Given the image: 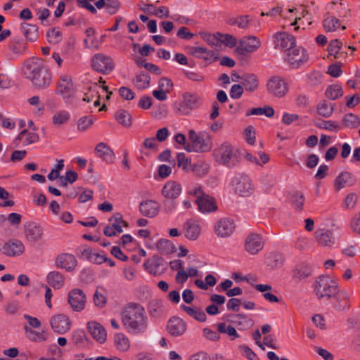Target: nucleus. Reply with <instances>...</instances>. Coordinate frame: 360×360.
<instances>
[{"label": "nucleus", "mask_w": 360, "mask_h": 360, "mask_svg": "<svg viewBox=\"0 0 360 360\" xmlns=\"http://www.w3.org/2000/svg\"><path fill=\"white\" fill-rule=\"evenodd\" d=\"M212 155L215 162L228 168H234L240 163L239 149L227 141L216 146Z\"/></svg>", "instance_id": "obj_3"}, {"label": "nucleus", "mask_w": 360, "mask_h": 360, "mask_svg": "<svg viewBox=\"0 0 360 360\" xmlns=\"http://www.w3.org/2000/svg\"><path fill=\"white\" fill-rule=\"evenodd\" d=\"M181 186L175 181H167L162 190V195L167 199H176L181 193Z\"/></svg>", "instance_id": "obj_30"}, {"label": "nucleus", "mask_w": 360, "mask_h": 360, "mask_svg": "<svg viewBox=\"0 0 360 360\" xmlns=\"http://www.w3.org/2000/svg\"><path fill=\"white\" fill-rule=\"evenodd\" d=\"M244 91L243 86L240 84H234L231 86L230 90V96L234 99L240 98Z\"/></svg>", "instance_id": "obj_63"}, {"label": "nucleus", "mask_w": 360, "mask_h": 360, "mask_svg": "<svg viewBox=\"0 0 360 360\" xmlns=\"http://www.w3.org/2000/svg\"><path fill=\"white\" fill-rule=\"evenodd\" d=\"M244 245L249 254L255 255L263 249L264 242L259 234L252 233L246 237Z\"/></svg>", "instance_id": "obj_14"}, {"label": "nucleus", "mask_w": 360, "mask_h": 360, "mask_svg": "<svg viewBox=\"0 0 360 360\" xmlns=\"http://www.w3.org/2000/svg\"><path fill=\"white\" fill-rule=\"evenodd\" d=\"M200 221L194 219H187L183 224L184 236L190 240H196L201 234Z\"/></svg>", "instance_id": "obj_16"}, {"label": "nucleus", "mask_w": 360, "mask_h": 360, "mask_svg": "<svg viewBox=\"0 0 360 360\" xmlns=\"http://www.w3.org/2000/svg\"><path fill=\"white\" fill-rule=\"evenodd\" d=\"M198 34L208 44L212 46H217L219 44L218 32L212 34L205 31H200Z\"/></svg>", "instance_id": "obj_57"}, {"label": "nucleus", "mask_w": 360, "mask_h": 360, "mask_svg": "<svg viewBox=\"0 0 360 360\" xmlns=\"http://www.w3.org/2000/svg\"><path fill=\"white\" fill-rule=\"evenodd\" d=\"M266 88L269 94L277 98L283 97L288 91L287 83L278 76L272 77L268 80Z\"/></svg>", "instance_id": "obj_8"}, {"label": "nucleus", "mask_w": 360, "mask_h": 360, "mask_svg": "<svg viewBox=\"0 0 360 360\" xmlns=\"http://www.w3.org/2000/svg\"><path fill=\"white\" fill-rule=\"evenodd\" d=\"M188 138L191 143L184 146V149L188 153H207L212 148V138L206 132L197 134L194 130L191 129L188 131Z\"/></svg>", "instance_id": "obj_4"}, {"label": "nucleus", "mask_w": 360, "mask_h": 360, "mask_svg": "<svg viewBox=\"0 0 360 360\" xmlns=\"http://www.w3.org/2000/svg\"><path fill=\"white\" fill-rule=\"evenodd\" d=\"M21 32L30 41H34L38 38V27L34 25L26 22L21 23Z\"/></svg>", "instance_id": "obj_34"}, {"label": "nucleus", "mask_w": 360, "mask_h": 360, "mask_svg": "<svg viewBox=\"0 0 360 360\" xmlns=\"http://www.w3.org/2000/svg\"><path fill=\"white\" fill-rule=\"evenodd\" d=\"M342 43L338 39L332 40L328 45V51L330 55L334 56L335 58H341L343 55H346L347 53L343 51L340 52L341 49Z\"/></svg>", "instance_id": "obj_48"}, {"label": "nucleus", "mask_w": 360, "mask_h": 360, "mask_svg": "<svg viewBox=\"0 0 360 360\" xmlns=\"http://www.w3.org/2000/svg\"><path fill=\"white\" fill-rule=\"evenodd\" d=\"M260 39L255 36H245L238 42L236 52L239 55L252 53L261 46Z\"/></svg>", "instance_id": "obj_6"}, {"label": "nucleus", "mask_w": 360, "mask_h": 360, "mask_svg": "<svg viewBox=\"0 0 360 360\" xmlns=\"http://www.w3.org/2000/svg\"><path fill=\"white\" fill-rule=\"evenodd\" d=\"M360 125V120L353 113L345 114L342 120V127L350 129L357 128Z\"/></svg>", "instance_id": "obj_38"}, {"label": "nucleus", "mask_w": 360, "mask_h": 360, "mask_svg": "<svg viewBox=\"0 0 360 360\" xmlns=\"http://www.w3.org/2000/svg\"><path fill=\"white\" fill-rule=\"evenodd\" d=\"M22 72L37 89H46L51 83V73L41 58H31L25 60Z\"/></svg>", "instance_id": "obj_2"}, {"label": "nucleus", "mask_w": 360, "mask_h": 360, "mask_svg": "<svg viewBox=\"0 0 360 360\" xmlns=\"http://www.w3.org/2000/svg\"><path fill=\"white\" fill-rule=\"evenodd\" d=\"M25 240L30 243H40L44 238L43 227L36 222H29L24 226Z\"/></svg>", "instance_id": "obj_7"}, {"label": "nucleus", "mask_w": 360, "mask_h": 360, "mask_svg": "<svg viewBox=\"0 0 360 360\" xmlns=\"http://www.w3.org/2000/svg\"><path fill=\"white\" fill-rule=\"evenodd\" d=\"M210 170V165L205 161H199L193 164L191 171L194 175L202 177L208 174Z\"/></svg>", "instance_id": "obj_41"}, {"label": "nucleus", "mask_w": 360, "mask_h": 360, "mask_svg": "<svg viewBox=\"0 0 360 360\" xmlns=\"http://www.w3.org/2000/svg\"><path fill=\"white\" fill-rule=\"evenodd\" d=\"M234 229V221L229 218H221L214 225V233L221 238L230 236Z\"/></svg>", "instance_id": "obj_21"}, {"label": "nucleus", "mask_w": 360, "mask_h": 360, "mask_svg": "<svg viewBox=\"0 0 360 360\" xmlns=\"http://www.w3.org/2000/svg\"><path fill=\"white\" fill-rule=\"evenodd\" d=\"M70 119V113L65 110H60L56 112L52 118L53 124L56 127H60L64 124Z\"/></svg>", "instance_id": "obj_53"}, {"label": "nucleus", "mask_w": 360, "mask_h": 360, "mask_svg": "<svg viewBox=\"0 0 360 360\" xmlns=\"http://www.w3.org/2000/svg\"><path fill=\"white\" fill-rule=\"evenodd\" d=\"M46 37L50 43L56 44L62 40V33L58 28L53 27L48 30Z\"/></svg>", "instance_id": "obj_56"}, {"label": "nucleus", "mask_w": 360, "mask_h": 360, "mask_svg": "<svg viewBox=\"0 0 360 360\" xmlns=\"http://www.w3.org/2000/svg\"><path fill=\"white\" fill-rule=\"evenodd\" d=\"M68 303L75 311H81L84 309L86 295L80 289H74L68 293Z\"/></svg>", "instance_id": "obj_18"}, {"label": "nucleus", "mask_w": 360, "mask_h": 360, "mask_svg": "<svg viewBox=\"0 0 360 360\" xmlns=\"http://www.w3.org/2000/svg\"><path fill=\"white\" fill-rule=\"evenodd\" d=\"M317 112L323 117H329L333 112L334 105L323 101L317 105Z\"/></svg>", "instance_id": "obj_51"}, {"label": "nucleus", "mask_w": 360, "mask_h": 360, "mask_svg": "<svg viewBox=\"0 0 360 360\" xmlns=\"http://www.w3.org/2000/svg\"><path fill=\"white\" fill-rule=\"evenodd\" d=\"M198 210L203 213L214 212L217 210L215 200L207 194H202L195 200Z\"/></svg>", "instance_id": "obj_26"}, {"label": "nucleus", "mask_w": 360, "mask_h": 360, "mask_svg": "<svg viewBox=\"0 0 360 360\" xmlns=\"http://www.w3.org/2000/svg\"><path fill=\"white\" fill-rule=\"evenodd\" d=\"M77 265V261L73 255L63 253L58 255L56 259V266L65 269L68 271H73Z\"/></svg>", "instance_id": "obj_27"}, {"label": "nucleus", "mask_w": 360, "mask_h": 360, "mask_svg": "<svg viewBox=\"0 0 360 360\" xmlns=\"http://www.w3.org/2000/svg\"><path fill=\"white\" fill-rule=\"evenodd\" d=\"M50 324L52 329L59 334L68 332L71 328V321L69 317L64 314L52 316L50 319Z\"/></svg>", "instance_id": "obj_17"}, {"label": "nucleus", "mask_w": 360, "mask_h": 360, "mask_svg": "<svg viewBox=\"0 0 360 360\" xmlns=\"http://www.w3.org/2000/svg\"><path fill=\"white\" fill-rule=\"evenodd\" d=\"M197 57L205 60H216L217 59V54L214 51L204 47H200Z\"/></svg>", "instance_id": "obj_58"}, {"label": "nucleus", "mask_w": 360, "mask_h": 360, "mask_svg": "<svg viewBox=\"0 0 360 360\" xmlns=\"http://www.w3.org/2000/svg\"><path fill=\"white\" fill-rule=\"evenodd\" d=\"M338 283L329 276H321L314 283V292L319 300H329L338 292Z\"/></svg>", "instance_id": "obj_5"}, {"label": "nucleus", "mask_w": 360, "mask_h": 360, "mask_svg": "<svg viewBox=\"0 0 360 360\" xmlns=\"http://www.w3.org/2000/svg\"><path fill=\"white\" fill-rule=\"evenodd\" d=\"M316 126L322 129L338 132L342 129V126L333 120H321L316 123Z\"/></svg>", "instance_id": "obj_44"}, {"label": "nucleus", "mask_w": 360, "mask_h": 360, "mask_svg": "<svg viewBox=\"0 0 360 360\" xmlns=\"http://www.w3.org/2000/svg\"><path fill=\"white\" fill-rule=\"evenodd\" d=\"M121 322L129 333L139 335L148 328V318L144 308L138 303L130 302L122 309Z\"/></svg>", "instance_id": "obj_1"}, {"label": "nucleus", "mask_w": 360, "mask_h": 360, "mask_svg": "<svg viewBox=\"0 0 360 360\" xmlns=\"http://www.w3.org/2000/svg\"><path fill=\"white\" fill-rule=\"evenodd\" d=\"M217 330L221 333L227 334L231 340L239 338V335L235 328L225 323H219L217 325Z\"/></svg>", "instance_id": "obj_47"}, {"label": "nucleus", "mask_w": 360, "mask_h": 360, "mask_svg": "<svg viewBox=\"0 0 360 360\" xmlns=\"http://www.w3.org/2000/svg\"><path fill=\"white\" fill-rule=\"evenodd\" d=\"M314 237L316 243L321 247L330 248L335 242L333 231L326 228L316 229Z\"/></svg>", "instance_id": "obj_19"}, {"label": "nucleus", "mask_w": 360, "mask_h": 360, "mask_svg": "<svg viewBox=\"0 0 360 360\" xmlns=\"http://www.w3.org/2000/svg\"><path fill=\"white\" fill-rule=\"evenodd\" d=\"M250 21V16L247 15L231 18L228 20L227 22L230 25H237L240 29H246L249 26Z\"/></svg>", "instance_id": "obj_42"}, {"label": "nucleus", "mask_w": 360, "mask_h": 360, "mask_svg": "<svg viewBox=\"0 0 360 360\" xmlns=\"http://www.w3.org/2000/svg\"><path fill=\"white\" fill-rule=\"evenodd\" d=\"M48 283L55 289H60L65 283L64 276L56 271L50 272L47 276Z\"/></svg>", "instance_id": "obj_33"}, {"label": "nucleus", "mask_w": 360, "mask_h": 360, "mask_svg": "<svg viewBox=\"0 0 360 360\" xmlns=\"http://www.w3.org/2000/svg\"><path fill=\"white\" fill-rule=\"evenodd\" d=\"M99 88L100 86L97 84V83H91L90 86L88 87L87 91L84 93L83 101L89 103L90 101H94L95 98L98 97Z\"/></svg>", "instance_id": "obj_49"}, {"label": "nucleus", "mask_w": 360, "mask_h": 360, "mask_svg": "<svg viewBox=\"0 0 360 360\" xmlns=\"http://www.w3.org/2000/svg\"><path fill=\"white\" fill-rule=\"evenodd\" d=\"M356 182V176L348 172H342L334 181V188L337 191L345 187L352 186Z\"/></svg>", "instance_id": "obj_28"}, {"label": "nucleus", "mask_w": 360, "mask_h": 360, "mask_svg": "<svg viewBox=\"0 0 360 360\" xmlns=\"http://www.w3.org/2000/svg\"><path fill=\"white\" fill-rule=\"evenodd\" d=\"M304 200V195L302 192L295 191L290 195L292 205L299 211L302 210Z\"/></svg>", "instance_id": "obj_50"}, {"label": "nucleus", "mask_w": 360, "mask_h": 360, "mask_svg": "<svg viewBox=\"0 0 360 360\" xmlns=\"http://www.w3.org/2000/svg\"><path fill=\"white\" fill-rule=\"evenodd\" d=\"M157 249L162 255H168L175 251L174 245L167 239L159 240L156 244Z\"/></svg>", "instance_id": "obj_43"}, {"label": "nucleus", "mask_w": 360, "mask_h": 360, "mask_svg": "<svg viewBox=\"0 0 360 360\" xmlns=\"http://www.w3.org/2000/svg\"><path fill=\"white\" fill-rule=\"evenodd\" d=\"M75 90L71 78L68 75L61 76L58 84L57 93L64 98H68L73 96Z\"/></svg>", "instance_id": "obj_24"}, {"label": "nucleus", "mask_w": 360, "mask_h": 360, "mask_svg": "<svg viewBox=\"0 0 360 360\" xmlns=\"http://www.w3.org/2000/svg\"><path fill=\"white\" fill-rule=\"evenodd\" d=\"M242 84L249 92H253L258 88V79L255 75H245L243 77Z\"/></svg>", "instance_id": "obj_36"}, {"label": "nucleus", "mask_w": 360, "mask_h": 360, "mask_svg": "<svg viewBox=\"0 0 360 360\" xmlns=\"http://www.w3.org/2000/svg\"><path fill=\"white\" fill-rule=\"evenodd\" d=\"M25 245L22 241L13 239L5 243L2 247V252L8 257L20 256L25 252Z\"/></svg>", "instance_id": "obj_22"}, {"label": "nucleus", "mask_w": 360, "mask_h": 360, "mask_svg": "<svg viewBox=\"0 0 360 360\" xmlns=\"http://www.w3.org/2000/svg\"><path fill=\"white\" fill-rule=\"evenodd\" d=\"M275 47L288 52L296 44L294 36L285 32H277L274 35Z\"/></svg>", "instance_id": "obj_15"}, {"label": "nucleus", "mask_w": 360, "mask_h": 360, "mask_svg": "<svg viewBox=\"0 0 360 360\" xmlns=\"http://www.w3.org/2000/svg\"><path fill=\"white\" fill-rule=\"evenodd\" d=\"M265 115L267 117H271L274 115V110L271 106H265L264 108H253L246 111L245 115L247 117L251 115Z\"/></svg>", "instance_id": "obj_40"}, {"label": "nucleus", "mask_w": 360, "mask_h": 360, "mask_svg": "<svg viewBox=\"0 0 360 360\" xmlns=\"http://www.w3.org/2000/svg\"><path fill=\"white\" fill-rule=\"evenodd\" d=\"M357 195L355 193H349L344 200V207L347 210L354 208L357 202Z\"/></svg>", "instance_id": "obj_60"}, {"label": "nucleus", "mask_w": 360, "mask_h": 360, "mask_svg": "<svg viewBox=\"0 0 360 360\" xmlns=\"http://www.w3.org/2000/svg\"><path fill=\"white\" fill-rule=\"evenodd\" d=\"M116 120L122 126L129 127L131 126V115L125 110H120L115 114Z\"/></svg>", "instance_id": "obj_46"}, {"label": "nucleus", "mask_w": 360, "mask_h": 360, "mask_svg": "<svg viewBox=\"0 0 360 360\" xmlns=\"http://www.w3.org/2000/svg\"><path fill=\"white\" fill-rule=\"evenodd\" d=\"M87 328L92 338L100 343H103L107 337L104 327L96 321L88 323Z\"/></svg>", "instance_id": "obj_29"}, {"label": "nucleus", "mask_w": 360, "mask_h": 360, "mask_svg": "<svg viewBox=\"0 0 360 360\" xmlns=\"http://www.w3.org/2000/svg\"><path fill=\"white\" fill-rule=\"evenodd\" d=\"M120 7V3L118 0H106L105 10L110 14L116 13Z\"/></svg>", "instance_id": "obj_61"}, {"label": "nucleus", "mask_w": 360, "mask_h": 360, "mask_svg": "<svg viewBox=\"0 0 360 360\" xmlns=\"http://www.w3.org/2000/svg\"><path fill=\"white\" fill-rule=\"evenodd\" d=\"M350 226L354 233L360 234V212L352 218Z\"/></svg>", "instance_id": "obj_64"}, {"label": "nucleus", "mask_w": 360, "mask_h": 360, "mask_svg": "<svg viewBox=\"0 0 360 360\" xmlns=\"http://www.w3.org/2000/svg\"><path fill=\"white\" fill-rule=\"evenodd\" d=\"M176 161L178 167H181L184 171L186 172L191 171L193 164L191 160L188 159L184 153L177 154Z\"/></svg>", "instance_id": "obj_55"}, {"label": "nucleus", "mask_w": 360, "mask_h": 360, "mask_svg": "<svg viewBox=\"0 0 360 360\" xmlns=\"http://www.w3.org/2000/svg\"><path fill=\"white\" fill-rule=\"evenodd\" d=\"M110 225L107 226L103 231L104 234L108 237L117 235V233L123 232L122 227H128V223L125 221L120 213L114 214L109 219Z\"/></svg>", "instance_id": "obj_10"}, {"label": "nucleus", "mask_w": 360, "mask_h": 360, "mask_svg": "<svg viewBox=\"0 0 360 360\" xmlns=\"http://www.w3.org/2000/svg\"><path fill=\"white\" fill-rule=\"evenodd\" d=\"M115 346L119 351L127 352L130 347L129 339L122 333H117L114 337Z\"/></svg>", "instance_id": "obj_35"}, {"label": "nucleus", "mask_w": 360, "mask_h": 360, "mask_svg": "<svg viewBox=\"0 0 360 360\" xmlns=\"http://www.w3.org/2000/svg\"><path fill=\"white\" fill-rule=\"evenodd\" d=\"M219 36V43L221 42L226 46H229L230 47L234 46L237 44V39L229 34H223L219 32H218Z\"/></svg>", "instance_id": "obj_59"}, {"label": "nucleus", "mask_w": 360, "mask_h": 360, "mask_svg": "<svg viewBox=\"0 0 360 360\" xmlns=\"http://www.w3.org/2000/svg\"><path fill=\"white\" fill-rule=\"evenodd\" d=\"M325 94L329 99L335 100L342 96L343 91L340 85L333 84L327 88Z\"/></svg>", "instance_id": "obj_52"}, {"label": "nucleus", "mask_w": 360, "mask_h": 360, "mask_svg": "<svg viewBox=\"0 0 360 360\" xmlns=\"http://www.w3.org/2000/svg\"><path fill=\"white\" fill-rule=\"evenodd\" d=\"M201 105L200 98L193 94H185L184 101L176 108V112L181 115H188L193 109L198 108Z\"/></svg>", "instance_id": "obj_12"}, {"label": "nucleus", "mask_w": 360, "mask_h": 360, "mask_svg": "<svg viewBox=\"0 0 360 360\" xmlns=\"http://www.w3.org/2000/svg\"><path fill=\"white\" fill-rule=\"evenodd\" d=\"M323 25L326 32H334L340 26V22L334 16H327L323 21Z\"/></svg>", "instance_id": "obj_54"}, {"label": "nucleus", "mask_w": 360, "mask_h": 360, "mask_svg": "<svg viewBox=\"0 0 360 360\" xmlns=\"http://www.w3.org/2000/svg\"><path fill=\"white\" fill-rule=\"evenodd\" d=\"M150 82V76L146 72H141L134 79V84L139 89H144L148 87Z\"/></svg>", "instance_id": "obj_45"}, {"label": "nucleus", "mask_w": 360, "mask_h": 360, "mask_svg": "<svg viewBox=\"0 0 360 360\" xmlns=\"http://www.w3.org/2000/svg\"><path fill=\"white\" fill-rule=\"evenodd\" d=\"M92 68L97 72L105 74L114 69L112 59L103 53L96 54L91 59Z\"/></svg>", "instance_id": "obj_11"}, {"label": "nucleus", "mask_w": 360, "mask_h": 360, "mask_svg": "<svg viewBox=\"0 0 360 360\" xmlns=\"http://www.w3.org/2000/svg\"><path fill=\"white\" fill-rule=\"evenodd\" d=\"M158 87L168 93L170 92L173 88V82L167 77H162L158 82Z\"/></svg>", "instance_id": "obj_62"}, {"label": "nucleus", "mask_w": 360, "mask_h": 360, "mask_svg": "<svg viewBox=\"0 0 360 360\" xmlns=\"http://www.w3.org/2000/svg\"><path fill=\"white\" fill-rule=\"evenodd\" d=\"M167 330L173 337H179L186 333L187 324L182 319L173 316L167 321Z\"/></svg>", "instance_id": "obj_20"}, {"label": "nucleus", "mask_w": 360, "mask_h": 360, "mask_svg": "<svg viewBox=\"0 0 360 360\" xmlns=\"http://www.w3.org/2000/svg\"><path fill=\"white\" fill-rule=\"evenodd\" d=\"M285 60L292 68H297L308 60V55L304 49L295 45L287 52Z\"/></svg>", "instance_id": "obj_9"}, {"label": "nucleus", "mask_w": 360, "mask_h": 360, "mask_svg": "<svg viewBox=\"0 0 360 360\" xmlns=\"http://www.w3.org/2000/svg\"><path fill=\"white\" fill-rule=\"evenodd\" d=\"M334 297L333 306L338 311H347L350 309L351 303L349 295L344 290H338V292L333 295Z\"/></svg>", "instance_id": "obj_23"}, {"label": "nucleus", "mask_w": 360, "mask_h": 360, "mask_svg": "<svg viewBox=\"0 0 360 360\" xmlns=\"http://www.w3.org/2000/svg\"><path fill=\"white\" fill-rule=\"evenodd\" d=\"M184 309L190 316L200 322H205L206 321V314L202 309L199 308H193L185 305L181 306Z\"/></svg>", "instance_id": "obj_39"}, {"label": "nucleus", "mask_w": 360, "mask_h": 360, "mask_svg": "<svg viewBox=\"0 0 360 360\" xmlns=\"http://www.w3.org/2000/svg\"><path fill=\"white\" fill-rule=\"evenodd\" d=\"M311 274V269L309 265L300 264L292 272V277L295 281L306 279Z\"/></svg>", "instance_id": "obj_32"}, {"label": "nucleus", "mask_w": 360, "mask_h": 360, "mask_svg": "<svg viewBox=\"0 0 360 360\" xmlns=\"http://www.w3.org/2000/svg\"><path fill=\"white\" fill-rule=\"evenodd\" d=\"M232 184L236 193L240 195H249L253 191L251 181L246 175L236 176L232 180Z\"/></svg>", "instance_id": "obj_13"}, {"label": "nucleus", "mask_w": 360, "mask_h": 360, "mask_svg": "<svg viewBox=\"0 0 360 360\" xmlns=\"http://www.w3.org/2000/svg\"><path fill=\"white\" fill-rule=\"evenodd\" d=\"M96 156L108 164H112L115 160V153L112 148L105 143H98L94 149Z\"/></svg>", "instance_id": "obj_25"}, {"label": "nucleus", "mask_w": 360, "mask_h": 360, "mask_svg": "<svg viewBox=\"0 0 360 360\" xmlns=\"http://www.w3.org/2000/svg\"><path fill=\"white\" fill-rule=\"evenodd\" d=\"M160 206L158 203L152 200H147L140 203L139 210L141 213L148 217H154L158 213Z\"/></svg>", "instance_id": "obj_31"}, {"label": "nucleus", "mask_w": 360, "mask_h": 360, "mask_svg": "<svg viewBox=\"0 0 360 360\" xmlns=\"http://www.w3.org/2000/svg\"><path fill=\"white\" fill-rule=\"evenodd\" d=\"M148 312L153 317H159L165 314V309L160 301L153 300L149 303Z\"/></svg>", "instance_id": "obj_37"}]
</instances>
